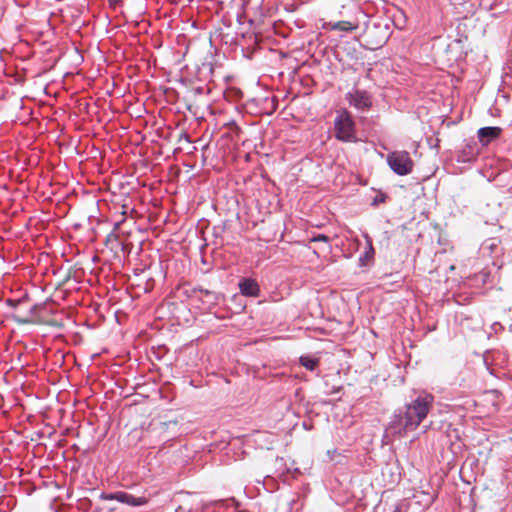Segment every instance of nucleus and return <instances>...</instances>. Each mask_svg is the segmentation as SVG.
Instances as JSON below:
<instances>
[{
  "label": "nucleus",
  "instance_id": "f257e3e1",
  "mask_svg": "<svg viewBox=\"0 0 512 512\" xmlns=\"http://www.w3.org/2000/svg\"><path fill=\"white\" fill-rule=\"evenodd\" d=\"M434 399L432 394L421 392L413 401L405 405L404 410L394 413L389 429L400 436L407 431L415 430L427 417Z\"/></svg>",
  "mask_w": 512,
  "mask_h": 512
},
{
  "label": "nucleus",
  "instance_id": "f03ea898",
  "mask_svg": "<svg viewBox=\"0 0 512 512\" xmlns=\"http://www.w3.org/2000/svg\"><path fill=\"white\" fill-rule=\"evenodd\" d=\"M391 33V20L388 18L372 17L365 22L364 37L370 49L382 47Z\"/></svg>",
  "mask_w": 512,
  "mask_h": 512
},
{
  "label": "nucleus",
  "instance_id": "7ed1b4c3",
  "mask_svg": "<svg viewBox=\"0 0 512 512\" xmlns=\"http://www.w3.org/2000/svg\"><path fill=\"white\" fill-rule=\"evenodd\" d=\"M334 135L337 140L342 142L357 141L356 123L346 109L337 112L334 119Z\"/></svg>",
  "mask_w": 512,
  "mask_h": 512
},
{
  "label": "nucleus",
  "instance_id": "20e7f679",
  "mask_svg": "<svg viewBox=\"0 0 512 512\" xmlns=\"http://www.w3.org/2000/svg\"><path fill=\"white\" fill-rule=\"evenodd\" d=\"M387 163L390 169L400 176L410 174L414 167V162L410 154L405 150L388 153Z\"/></svg>",
  "mask_w": 512,
  "mask_h": 512
},
{
  "label": "nucleus",
  "instance_id": "39448f33",
  "mask_svg": "<svg viewBox=\"0 0 512 512\" xmlns=\"http://www.w3.org/2000/svg\"><path fill=\"white\" fill-rule=\"evenodd\" d=\"M345 100L350 107L359 112H368L373 106L372 94L356 87L345 94Z\"/></svg>",
  "mask_w": 512,
  "mask_h": 512
},
{
  "label": "nucleus",
  "instance_id": "423d86ee",
  "mask_svg": "<svg viewBox=\"0 0 512 512\" xmlns=\"http://www.w3.org/2000/svg\"><path fill=\"white\" fill-rule=\"evenodd\" d=\"M100 500L104 501H118L120 503L126 504L131 507H140L144 506L148 503L147 498L145 497H136L125 491H116L112 493L102 492L99 495Z\"/></svg>",
  "mask_w": 512,
  "mask_h": 512
},
{
  "label": "nucleus",
  "instance_id": "0eeeda50",
  "mask_svg": "<svg viewBox=\"0 0 512 512\" xmlns=\"http://www.w3.org/2000/svg\"><path fill=\"white\" fill-rule=\"evenodd\" d=\"M238 287L243 296L258 297L260 294L258 282L250 277L242 278L238 283Z\"/></svg>",
  "mask_w": 512,
  "mask_h": 512
},
{
  "label": "nucleus",
  "instance_id": "6e6552de",
  "mask_svg": "<svg viewBox=\"0 0 512 512\" xmlns=\"http://www.w3.org/2000/svg\"><path fill=\"white\" fill-rule=\"evenodd\" d=\"M366 240L365 250L359 255L358 264L360 267H366L374 260L375 250L373 247L372 239L366 233L364 234Z\"/></svg>",
  "mask_w": 512,
  "mask_h": 512
},
{
  "label": "nucleus",
  "instance_id": "1a4fd4ad",
  "mask_svg": "<svg viewBox=\"0 0 512 512\" xmlns=\"http://www.w3.org/2000/svg\"><path fill=\"white\" fill-rule=\"evenodd\" d=\"M501 134V128L495 126L482 127L478 130V139L484 146L497 139Z\"/></svg>",
  "mask_w": 512,
  "mask_h": 512
},
{
  "label": "nucleus",
  "instance_id": "9d476101",
  "mask_svg": "<svg viewBox=\"0 0 512 512\" xmlns=\"http://www.w3.org/2000/svg\"><path fill=\"white\" fill-rule=\"evenodd\" d=\"M500 244L501 241L498 238H488L481 244L480 252L484 256H497L501 252Z\"/></svg>",
  "mask_w": 512,
  "mask_h": 512
},
{
  "label": "nucleus",
  "instance_id": "9b49d317",
  "mask_svg": "<svg viewBox=\"0 0 512 512\" xmlns=\"http://www.w3.org/2000/svg\"><path fill=\"white\" fill-rule=\"evenodd\" d=\"M192 292L193 294L199 293V300H201L204 304H206L209 307L216 305L220 298V295L218 293L207 289H203L201 287L194 288Z\"/></svg>",
  "mask_w": 512,
  "mask_h": 512
},
{
  "label": "nucleus",
  "instance_id": "f8f14e48",
  "mask_svg": "<svg viewBox=\"0 0 512 512\" xmlns=\"http://www.w3.org/2000/svg\"><path fill=\"white\" fill-rule=\"evenodd\" d=\"M328 25L331 30H337V31H343V32H350V31L356 30L358 28L357 24H354L350 21L330 22Z\"/></svg>",
  "mask_w": 512,
  "mask_h": 512
},
{
  "label": "nucleus",
  "instance_id": "ddd939ff",
  "mask_svg": "<svg viewBox=\"0 0 512 512\" xmlns=\"http://www.w3.org/2000/svg\"><path fill=\"white\" fill-rule=\"evenodd\" d=\"M299 362L307 370L314 371L317 368L318 364H319V359L318 358H314V357H312L310 355H302L299 358Z\"/></svg>",
  "mask_w": 512,
  "mask_h": 512
},
{
  "label": "nucleus",
  "instance_id": "4468645a",
  "mask_svg": "<svg viewBox=\"0 0 512 512\" xmlns=\"http://www.w3.org/2000/svg\"><path fill=\"white\" fill-rule=\"evenodd\" d=\"M25 297L24 298H20V299H7L6 300V305L15 309L17 308L23 301H25Z\"/></svg>",
  "mask_w": 512,
  "mask_h": 512
},
{
  "label": "nucleus",
  "instance_id": "2eb2a0df",
  "mask_svg": "<svg viewBox=\"0 0 512 512\" xmlns=\"http://www.w3.org/2000/svg\"><path fill=\"white\" fill-rule=\"evenodd\" d=\"M310 241L311 242H320L321 241V242L329 243L330 239L325 234H317V235L312 236Z\"/></svg>",
  "mask_w": 512,
  "mask_h": 512
},
{
  "label": "nucleus",
  "instance_id": "dca6fc26",
  "mask_svg": "<svg viewBox=\"0 0 512 512\" xmlns=\"http://www.w3.org/2000/svg\"><path fill=\"white\" fill-rule=\"evenodd\" d=\"M16 321L20 324H29L32 322V319L31 317H24V318H21V317H18L16 316L15 317Z\"/></svg>",
  "mask_w": 512,
  "mask_h": 512
},
{
  "label": "nucleus",
  "instance_id": "f3484780",
  "mask_svg": "<svg viewBox=\"0 0 512 512\" xmlns=\"http://www.w3.org/2000/svg\"><path fill=\"white\" fill-rule=\"evenodd\" d=\"M107 1L109 3V6L112 8H116L122 3V0H107Z\"/></svg>",
  "mask_w": 512,
  "mask_h": 512
},
{
  "label": "nucleus",
  "instance_id": "a211bd4d",
  "mask_svg": "<svg viewBox=\"0 0 512 512\" xmlns=\"http://www.w3.org/2000/svg\"><path fill=\"white\" fill-rule=\"evenodd\" d=\"M391 512H402L401 507L399 505H396V506H394V508Z\"/></svg>",
  "mask_w": 512,
  "mask_h": 512
},
{
  "label": "nucleus",
  "instance_id": "6ab92c4d",
  "mask_svg": "<svg viewBox=\"0 0 512 512\" xmlns=\"http://www.w3.org/2000/svg\"><path fill=\"white\" fill-rule=\"evenodd\" d=\"M36 310H37V306L34 305V306L31 307L30 313L33 314V313H35Z\"/></svg>",
  "mask_w": 512,
  "mask_h": 512
},
{
  "label": "nucleus",
  "instance_id": "aec40b11",
  "mask_svg": "<svg viewBox=\"0 0 512 512\" xmlns=\"http://www.w3.org/2000/svg\"><path fill=\"white\" fill-rule=\"evenodd\" d=\"M510 440L512 441V437L510 438Z\"/></svg>",
  "mask_w": 512,
  "mask_h": 512
}]
</instances>
